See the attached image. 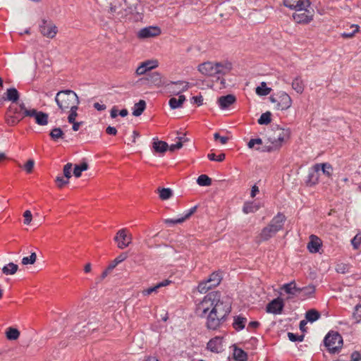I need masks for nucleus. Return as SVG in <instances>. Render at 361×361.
Wrapping results in <instances>:
<instances>
[{
    "instance_id": "9d476101",
    "label": "nucleus",
    "mask_w": 361,
    "mask_h": 361,
    "mask_svg": "<svg viewBox=\"0 0 361 361\" xmlns=\"http://www.w3.org/2000/svg\"><path fill=\"white\" fill-rule=\"evenodd\" d=\"M132 234L126 228L118 230L114 237L117 247L121 250L127 247L132 243Z\"/></svg>"
},
{
    "instance_id": "603ef678",
    "label": "nucleus",
    "mask_w": 361,
    "mask_h": 361,
    "mask_svg": "<svg viewBox=\"0 0 361 361\" xmlns=\"http://www.w3.org/2000/svg\"><path fill=\"white\" fill-rule=\"evenodd\" d=\"M225 154L221 153L219 155L216 156L214 153H209L207 154V158L210 161H223L225 159Z\"/></svg>"
},
{
    "instance_id": "58836bf2",
    "label": "nucleus",
    "mask_w": 361,
    "mask_h": 361,
    "mask_svg": "<svg viewBox=\"0 0 361 361\" xmlns=\"http://www.w3.org/2000/svg\"><path fill=\"white\" fill-rule=\"evenodd\" d=\"M315 291L314 286H308L300 288L298 295L303 297H310Z\"/></svg>"
},
{
    "instance_id": "e433bc0d",
    "label": "nucleus",
    "mask_w": 361,
    "mask_h": 361,
    "mask_svg": "<svg viewBox=\"0 0 361 361\" xmlns=\"http://www.w3.org/2000/svg\"><path fill=\"white\" fill-rule=\"evenodd\" d=\"M271 89L268 87L264 82H261L260 86H258L255 90L257 94L259 96H267L271 92Z\"/></svg>"
},
{
    "instance_id": "8fccbe9b",
    "label": "nucleus",
    "mask_w": 361,
    "mask_h": 361,
    "mask_svg": "<svg viewBox=\"0 0 361 361\" xmlns=\"http://www.w3.org/2000/svg\"><path fill=\"white\" fill-rule=\"evenodd\" d=\"M72 168L73 164L71 163H67L64 165L63 169V176L68 180L71 178Z\"/></svg>"
},
{
    "instance_id": "393cba45",
    "label": "nucleus",
    "mask_w": 361,
    "mask_h": 361,
    "mask_svg": "<svg viewBox=\"0 0 361 361\" xmlns=\"http://www.w3.org/2000/svg\"><path fill=\"white\" fill-rule=\"evenodd\" d=\"M281 289L288 295H298L300 288L296 286L295 281H291L283 284Z\"/></svg>"
},
{
    "instance_id": "338daca9",
    "label": "nucleus",
    "mask_w": 361,
    "mask_h": 361,
    "mask_svg": "<svg viewBox=\"0 0 361 361\" xmlns=\"http://www.w3.org/2000/svg\"><path fill=\"white\" fill-rule=\"evenodd\" d=\"M350 357L351 361H361V354L358 351H354Z\"/></svg>"
},
{
    "instance_id": "cd10ccee",
    "label": "nucleus",
    "mask_w": 361,
    "mask_h": 361,
    "mask_svg": "<svg viewBox=\"0 0 361 361\" xmlns=\"http://www.w3.org/2000/svg\"><path fill=\"white\" fill-rule=\"evenodd\" d=\"M128 257V253L127 252H122L121 255H119L117 257H116L114 260L109 262V265L106 268L105 271H111L116 267L120 264L121 262H123L126 258Z\"/></svg>"
},
{
    "instance_id": "423d86ee",
    "label": "nucleus",
    "mask_w": 361,
    "mask_h": 361,
    "mask_svg": "<svg viewBox=\"0 0 361 361\" xmlns=\"http://www.w3.org/2000/svg\"><path fill=\"white\" fill-rule=\"evenodd\" d=\"M324 343L330 353H336L343 346V338L338 332L330 331L325 336Z\"/></svg>"
},
{
    "instance_id": "1a4fd4ad",
    "label": "nucleus",
    "mask_w": 361,
    "mask_h": 361,
    "mask_svg": "<svg viewBox=\"0 0 361 361\" xmlns=\"http://www.w3.org/2000/svg\"><path fill=\"white\" fill-rule=\"evenodd\" d=\"M272 103L276 104V108L279 110H286L292 105V99L286 92L280 91L275 95L269 97Z\"/></svg>"
},
{
    "instance_id": "79ce46f5",
    "label": "nucleus",
    "mask_w": 361,
    "mask_h": 361,
    "mask_svg": "<svg viewBox=\"0 0 361 361\" xmlns=\"http://www.w3.org/2000/svg\"><path fill=\"white\" fill-rule=\"evenodd\" d=\"M197 183L200 186H209L212 184V179L207 175H200L197 179Z\"/></svg>"
},
{
    "instance_id": "ddd939ff",
    "label": "nucleus",
    "mask_w": 361,
    "mask_h": 361,
    "mask_svg": "<svg viewBox=\"0 0 361 361\" xmlns=\"http://www.w3.org/2000/svg\"><path fill=\"white\" fill-rule=\"evenodd\" d=\"M283 307L284 303L283 300L277 298L267 304L266 311L269 313L278 314L281 313Z\"/></svg>"
},
{
    "instance_id": "f03ea898",
    "label": "nucleus",
    "mask_w": 361,
    "mask_h": 361,
    "mask_svg": "<svg viewBox=\"0 0 361 361\" xmlns=\"http://www.w3.org/2000/svg\"><path fill=\"white\" fill-rule=\"evenodd\" d=\"M290 137V130L283 128L278 125L273 126L270 134L268 135V140L270 145L264 146L262 148L257 147L256 149L261 152H272L279 149L283 143L286 142Z\"/></svg>"
},
{
    "instance_id": "4be33fe9",
    "label": "nucleus",
    "mask_w": 361,
    "mask_h": 361,
    "mask_svg": "<svg viewBox=\"0 0 361 361\" xmlns=\"http://www.w3.org/2000/svg\"><path fill=\"white\" fill-rule=\"evenodd\" d=\"M57 32V27L53 24L44 25L41 27L42 34L49 38H54Z\"/></svg>"
},
{
    "instance_id": "de8ad7c7",
    "label": "nucleus",
    "mask_w": 361,
    "mask_h": 361,
    "mask_svg": "<svg viewBox=\"0 0 361 361\" xmlns=\"http://www.w3.org/2000/svg\"><path fill=\"white\" fill-rule=\"evenodd\" d=\"M271 114L269 111H267L261 115L259 118L258 119V123L260 125H267L269 124L271 119Z\"/></svg>"
},
{
    "instance_id": "4c0bfd02",
    "label": "nucleus",
    "mask_w": 361,
    "mask_h": 361,
    "mask_svg": "<svg viewBox=\"0 0 361 361\" xmlns=\"http://www.w3.org/2000/svg\"><path fill=\"white\" fill-rule=\"evenodd\" d=\"M88 169V164L86 162H82L80 164L75 165L74 169H73V175L76 178H79L81 176L82 172L87 171Z\"/></svg>"
},
{
    "instance_id": "13d9d810",
    "label": "nucleus",
    "mask_w": 361,
    "mask_h": 361,
    "mask_svg": "<svg viewBox=\"0 0 361 361\" xmlns=\"http://www.w3.org/2000/svg\"><path fill=\"white\" fill-rule=\"evenodd\" d=\"M37 111L35 109H25V111L23 112V118L24 116H29V117H36Z\"/></svg>"
},
{
    "instance_id": "dca6fc26",
    "label": "nucleus",
    "mask_w": 361,
    "mask_h": 361,
    "mask_svg": "<svg viewBox=\"0 0 361 361\" xmlns=\"http://www.w3.org/2000/svg\"><path fill=\"white\" fill-rule=\"evenodd\" d=\"M197 209V206H194L189 210L186 211L184 216L178 219H166L164 220V223L169 225H175L177 224H181L186 219H189L192 214H193Z\"/></svg>"
},
{
    "instance_id": "c9c22d12",
    "label": "nucleus",
    "mask_w": 361,
    "mask_h": 361,
    "mask_svg": "<svg viewBox=\"0 0 361 361\" xmlns=\"http://www.w3.org/2000/svg\"><path fill=\"white\" fill-rule=\"evenodd\" d=\"M49 116L42 111H38L35 117L36 123L39 126H46L48 123Z\"/></svg>"
},
{
    "instance_id": "49530a36",
    "label": "nucleus",
    "mask_w": 361,
    "mask_h": 361,
    "mask_svg": "<svg viewBox=\"0 0 361 361\" xmlns=\"http://www.w3.org/2000/svg\"><path fill=\"white\" fill-rule=\"evenodd\" d=\"M37 260V255L35 252H31L28 257H23L21 263L23 265L33 264Z\"/></svg>"
},
{
    "instance_id": "ea45409f",
    "label": "nucleus",
    "mask_w": 361,
    "mask_h": 361,
    "mask_svg": "<svg viewBox=\"0 0 361 361\" xmlns=\"http://www.w3.org/2000/svg\"><path fill=\"white\" fill-rule=\"evenodd\" d=\"M350 32H343L341 34V37L345 39L352 38L355 35L359 32L360 26L358 25L353 24L350 25Z\"/></svg>"
},
{
    "instance_id": "680f3d73",
    "label": "nucleus",
    "mask_w": 361,
    "mask_h": 361,
    "mask_svg": "<svg viewBox=\"0 0 361 361\" xmlns=\"http://www.w3.org/2000/svg\"><path fill=\"white\" fill-rule=\"evenodd\" d=\"M18 266L13 262L5 265L1 271H18Z\"/></svg>"
},
{
    "instance_id": "09e8293b",
    "label": "nucleus",
    "mask_w": 361,
    "mask_h": 361,
    "mask_svg": "<svg viewBox=\"0 0 361 361\" xmlns=\"http://www.w3.org/2000/svg\"><path fill=\"white\" fill-rule=\"evenodd\" d=\"M319 181V176L317 172L314 171L313 172H310L308 175L307 183L309 185H316Z\"/></svg>"
},
{
    "instance_id": "f8f14e48",
    "label": "nucleus",
    "mask_w": 361,
    "mask_h": 361,
    "mask_svg": "<svg viewBox=\"0 0 361 361\" xmlns=\"http://www.w3.org/2000/svg\"><path fill=\"white\" fill-rule=\"evenodd\" d=\"M161 34V29L157 26H149L140 29L137 36L139 39H147L159 36Z\"/></svg>"
},
{
    "instance_id": "052dcab7",
    "label": "nucleus",
    "mask_w": 361,
    "mask_h": 361,
    "mask_svg": "<svg viewBox=\"0 0 361 361\" xmlns=\"http://www.w3.org/2000/svg\"><path fill=\"white\" fill-rule=\"evenodd\" d=\"M23 217H24V224L26 225H28L31 222L32 218L31 212L29 210H26L23 214Z\"/></svg>"
},
{
    "instance_id": "4468645a",
    "label": "nucleus",
    "mask_w": 361,
    "mask_h": 361,
    "mask_svg": "<svg viewBox=\"0 0 361 361\" xmlns=\"http://www.w3.org/2000/svg\"><path fill=\"white\" fill-rule=\"evenodd\" d=\"M122 1L125 2L124 0L118 1V3L119 4V6H118L116 4L111 5L109 10L110 13H112L114 17L118 18V19L125 18L130 13V11L126 8L121 7Z\"/></svg>"
},
{
    "instance_id": "69168bd1",
    "label": "nucleus",
    "mask_w": 361,
    "mask_h": 361,
    "mask_svg": "<svg viewBox=\"0 0 361 361\" xmlns=\"http://www.w3.org/2000/svg\"><path fill=\"white\" fill-rule=\"evenodd\" d=\"M259 322L257 321L250 322L247 326V331H251L252 329H256L259 326Z\"/></svg>"
},
{
    "instance_id": "f704fd0d",
    "label": "nucleus",
    "mask_w": 361,
    "mask_h": 361,
    "mask_svg": "<svg viewBox=\"0 0 361 361\" xmlns=\"http://www.w3.org/2000/svg\"><path fill=\"white\" fill-rule=\"evenodd\" d=\"M320 313L314 309H311L307 311L305 314L306 320L310 322H314L317 321L320 318Z\"/></svg>"
},
{
    "instance_id": "2f4dec72",
    "label": "nucleus",
    "mask_w": 361,
    "mask_h": 361,
    "mask_svg": "<svg viewBox=\"0 0 361 361\" xmlns=\"http://www.w3.org/2000/svg\"><path fill=\"white\" fill-rule=\"evenodd\" d=\"M146 107V103L144 100H140L139 102L136 103L133 107V115L135 116H140L145 111Z\"/></svg>"
},
{
    "instance_id": "a19ab883",
    "label": "nucleus",
    "mask_w": 361,
    "mask_h": 361,
    "mask_svg": "<svg viewBox=\"0 0 361 361\" xmlns=\"http://www.w3.org/2000/svg\"><path fill=\"white\" fill-rule=\"evenodd\" d=\"M259 207L254 202L245 203L243 211L245 214L253 213L259 209Z\"/></svg>"
},
{
    "instance_id": "6ab92c4d",
    "label": "nucleus",
    "mask_w": 361,
    "mask_h": 361,
    "mask_svg": "<svg viewBox=\"0 0 361 361\" xmlns=\"http://www.w3.org/2000/svg\"><path fill=\"white\" fill-rule=\"evenodd\" d=\"M222 348L221 338L216 336L207 343V348L213 353H219Z\"/></svg>"
},
{
    "instance_id": "37998d69",
    "label": "nucleus",
    "mask_w": 361,
    "mask_h": 361,
    "mask_svg": "<svg viewBox=\"0 0 361 361\" xmlns=\"http://www.w3.org/2000/svg\"><path fill=\"white\" fill-rule=\"evenodd\" d=\"M159 197L162 200H169L172 197L173 192L170 188L158 189Z\"/></svg>"
},
{
    "instance_id": "e2e57ef3",
    "label": "nucleus",
    "mask_w": 361,
    "mask_h": 361,
    "mask_svg": "<svg viewBox=\"0 0 361 361\" xmlns=\"http://www.w3.org/2000/svg\"><path fill=\"white\" fill-rule=\"evenodd\" d=\"M262 140L261 138L251 139L248 143L247 147L250 149L253 148L255 145H262Z\"/></svg>"
},
{
    "instance_id": "7ed1b4c3",
    "label": "nucleus",
    "mask_w": 361,
    "mask_h": 361,
    "mask_svg": "<svg viewBox=\"0 0 361 361\" xmlns=\"http://www.w3.org/2000/svg\"><path fill=\"white\" fill-rule=\"evenodd\" d=\"M232 68L230 62L223 61L213 63L210 61L204 62L199 65L198 71L203 75L210 77H216L218 80L221 76L226 75Z\"/></svg>"
},
{
    "instance_id": "0e129e2a",
    "label": "nucleus",
    "mask_w": 361,
    "mask_h": 361,
    "mask_svg": "<svg viewBox=\"0 0 361 361\" xmlns=\"http://www.w3.org/2000/svg\"><path fill=\"white\" fill-rule=\"evenodd\" d=\"M351 243L355 249H357L361 243V236L356 235L351 240Z\"/></svg>"
},
{
    "instance_id": "20e7f679",
    "label": "nucleus",
    "mask_w": 361,
    "mask_h": 361,
    "mask_svg": "<svg viewBox=\"0 0 361 361\" xmlns=\"http://www.w3.org/2000/svg\"><path fill=\"white\" fill-rule=\"evenodd\" d=\"M55 102L62 111L78 106L80 104L77 94L71 90L58 92L55 97Z\"/></svg>"
},
{
    "instance_id": "aec40b11",
    "label": "nucleus",
    "mask_w": 361,
    "mask_h": 361,
    "mask_svg": "<svg viewBox=\"0 0 361 361\" xmlns=\"http://www.w3.org/2000/svg\"><path fill=\"white\" fill-rule=\"evenodd\" d=\"M148 83L153 85L157 87H161L165 85L163 82L161 74L158 72H153L147 75L146 78Z\"/></svg>"
},
{
    "instance_id": "3c124183",
    "label": "nucleus",
    "mask_w": 361,
    "mask_h": 361,
    "mask_svg": "<svg viewBox=\"0 0 361 361\" xmlns=\"http://www.w3.org/2000/svg\"><path fill=\"white\" fill-rule=\"evenodd\" d=\"M55 183L58 188H62L64 185L69 183V180L61 176H58L55 179Z\"/></svg>"
},
{
    "instance_id": "7c9ffc66",
    "label": "nucleus",
    "mask_w": 361,
    "mask_h": 361,
    "mask_svg": "<svg viewBox=\"0 0 361 361\" xmlns=\"http://www.w3.org/2000/svg\"><path fill=\"white\" fill-rule=\"evenodd\" d=\"M185 101V97L184 95H179L178 98L172 97L169 99V104L172 109H176L182 106L183 102Z\"/></svg>"
},
{
    "instance_id": "9b49d317",
    "label": "nucleus",
    "mask_w": 361,
    "mask_h": 361,
    "mask_svg": "<svg viewBox=\"0 0 361 361\" xmlns=\"http://www.w3.org/2000/svg\"><path fill=\"white\" fill-rule=\"evenodd\" d=\"M165 86L168 92L174 95H178L181 92L186 91L190 87L189 82L181 80L171 82Z\"/></svg>"
},
{
    "instance_id": "6e6d98bb",
    "label": "nucleus",
    "mask_w": 361,
    "mask_h": 361,
    "mask_svg": "<svg viewBox=\"0 0 361 361\" xmlns=\"http://www.w3.org/2000/svg\"><path fill=\"white\" fill-rule=\"evenodd\" d=\"M288 337L290 341H302L304 339V335H297L291 332L288 333Z\"/></svg>"
},
{
    "instance_id": "f257e3e1",
    "label": "nucleus",
    "mask_w": 361,
    "mask_h": 361,
    "mask_svg": "<svg viewBox=\"0 0 361 361\" xmlns=\"http://www.w3.org/2000/svg\"><path fill=\"white\" fill-rule=\"evenodd\" d=\"M231 307L221 298L219 291H213L206 295L197 305L196 314L206 319V327L209 330H216L226 322L231 312Z\"/></svg>"
},
{
    "instance_id": "f3484780",
    "label": "nucleus",
    "mask_w": 361,
    "mask_h": 361,
    "mask_svg": "<svg viewBox=\"0 0 361 361\" xmlns=\"http://www.w3.org/2000/svg\"><path fill=\"white\" fill-rule=\"evenodd\" d=\"M157 62L153 61H147L142 63L136 69L135 73L137 75H144L147 71H150L157 66Z\"/></svg>"
},
{
    "instance_id": "5701e85b",
    "label": "nucleus",
    "mask_w": 361,
    "mask_h": 361,
    "mask_svg": "<svg viewBox=\"0 0 361 361\" xmlns=\"http://www.w3.org/2000/svg\"><path fill=\"white\" fill-rule=\"evenodd\" d=\"M235 102V97L233 94L220 97L218 99V104L221 109H225Z\"/></svg>"
},
{
    "instance_id": "bf43d9fd",
    "label": "nucleus",
    "mask_w": 361,
    "mask_h": 361,
    "mask_svg": "<svg viewBox=\"0 0 361 361\" xmlns=\"http://www.w3.org/2000/svg\"><path fill=\"white\" fill-rule=\"evenodd\" d=\"M214 138L216 141L219 140L222 145H225L228 140V137L221 136L218 133H214Z\"/></svg>"
},
{
    "instance_id": "412c9836",
    "label": "nucleus",
    "mask_w": 361,
    "mask_h": 361,
    "mask_svg": "<svg viewBox=\"0 0 361 361\" xmlns=\"http://www.w3.org/2000/svg\"><path fill=\"white\" fill-rule=\"evenodd\" d=\"M322 246V241L321 240L315 236V235H311L310 236V240L307 244V248L309 251L312 253H316L319 251V249Z\"/></svg>"
},
{
    "instance_id": "c85d7f7f",
    "label": "nucleus",
    "mask_w": 361,
    "mask_h": 361,
    "mask_svg": "<svg viewBox=\"0 0 361 361\" xmlns=\"http://www.w3.org/2000/svg\"><path fill=\"white\" fill-rule=\"evenodd\" d=\"M233 358L237 361H247V354L241 348H238L235 345H233Z\"/></svg>"
},
{
    "instance_id": "a878e982",
    "label": "nucleus",
    "mask_w": 361,
    "mask_h": 361,
    "mask_svg": "<svg viewBox=\"0 0 361 361\" xmlns=\"http://www.w3.org/2000/svg\"><path fill=\"white\" fill-rule=\"evenodd\" d=\"M152 148L155 152L163 154L167 151L169 145L164 141H161L158 139L154 138L152 142Z\"/></svg>"
},
{
    "instance_id": "bb28decb",
    "label": "nucleus",
    "mask_w": 361,
    "mask_h": 361,
    "mask_svg": "<svg viewBox=\"0 0 361 361\" xmlns=\"http://www.w3.org/2000/svg\"><path fill=\"white\" fill-rule=\"evenodd\" d=\"M170 283H171V281H169L168 279L164 280L163 281L158 283L157 284H156L155 286H154L152 287L144 289L142 291V293L143 295H149L152 293H157V290L159 288L164 287V286H166Z\"/></svg>"
},
{
    "instance_id": "2eb2a0df",
    "label": "nucleus",
    "mask_w": 361,
    "mask_h": 361,
    "mask_svg": "<svg viewBox=\"0 0 361 361\" xmlns=\"http://www.w3.org/2000/svg\"><path fill=\"white\" fill-rule=\"evenodd\" d=\"M310 4L309 0H283V5L293 11L298 10L302 7L309 6Z\"/></svg>"
},
{
    "instance_id": "864d4df0",
    "label": "nucleus",
    "mask_w": 361,
    "mask_h": 361,
    "mask_svg": "<svg viewBox=\"0 0 361 361\" xmlns=\"http://www.w3.org/2000/svg\"><path fill=\"white\" fill-rule=\"evenodd\" d=\"M78 106L74 107L73 109H70V114L68 116V121L71 123H73L75 121V118L78 116L77 110Z\"/></svg>"
},
{
    "instance_id": "b1692460",
    "label": "nucleus",
    "mask_w": 361,
    "mask_h": 361,
    "mask_svg": "<svg viewBox=\"0 0 361 361\" xmlns=\"http://www.w3.org/2000/svg\"><path fill=\"white\" fill-rule=\"evenodd\" d=\"M291 87L292 89L298 94H302L304 92L305 85L300 75L294 78L291 83Z\"/></svg>"
},
{
    "instance_id": "473e14b6",
    "label": "nucleus",
    "mask_w": 361,
    "mask_h": 361,
    "mask_svg": "<svg viewBox=\"0 0 361 361\" xmlns=\"http://www.w3.org/2000/svg\"><path fill=\"white\" fill-rule=\"evenodd\" d=\"M19 99V94L18 90L14 88H9L6 91V97H5V100L11 101L13 102H16Z\"/></svg>"
},
{
    "instance_id": "a18cd8bd",
    "label": "nucleus",
    "mask_w": 361,
    "mask_h": 361,
    "mask_svg": "<svg viewBox=\"0 0 361 361\" xmlns=\"http://www.w3.org/2000/svg\"><path fill=\"white\" fill-rule=\"evenodd\" d=\"M22 118L23 117L19 118L18 116L6 114V122L8 126H13L19 123Z\"/></svg>"
},
{
    "instance_id": "4d7b16f0",
    "label": "nucleus",
    "mask_w": 361,
    "mask_h": 361,
    "mask_svg": "<svg viewBox=\"0 0 361 361\" xmlns=\"http://www.w3.org/2000/svg\"><path fill=\"white\" fill-rule=\"evenodd\" d=\"M353 316L357 322L361 321V304L355 306Z\"/></svg>"
},
{
    "instance_id": "774afa93",
    "label": "nucleus",
    "mask_w": 361,
    "mask_h": 361,
    "mask_svg": "<svg viewBox=\"0 0 361 361\" xmlns=\"http://www.w3.org/2000/svg\"><path fill=\"white\" fill-rule=\"evenodd\" d=\"M193 102L197 104L198 106H201L203 104V97L202 95L195 96L192 98Z\"/></svg>"
},
{
    "instance_id": "39448f33",
    "label": "nucleus",
    "mask_w": 361,
    "mask_h": 361,
    "mask_svg": "<svg viewBox=\"0 0 361 361\" xmlns=\"http://www.w3.org/2000/svg\"><path fill=\"white\" fill-rule=\"evenodd\" d=\"M286 216L281 213H278L270 221V223L264 227L259 235L261 240H267L272 238L275 234L281 231L284 225Z\"/></svg>"
},
{
    "instance_id": "a211bd4d",
    "label": "nucleus",
    "mask_w": 361,
    "mask_h": 361,
    "mask_svg": "<svg viewBox=\"0 0 361 361\" xmlns=\"http://www.w3.org/2000/svg\"><path fill=\"white\" fill-rule=\"evenodd\" d=\"M313 170L315 172H318L319 170H322V173L330 178L333 173V167L329 163H322V164H316L312 167Z\"/></svg>"
},
{
    "instance_id": "c756f323",
    "label": "nucleus",
    "mask_w": 361,
    "mask_h": 361,
    "mask_svg": "<svg viewBox=\"0 0 361 361\" xmlns=\"http://www.w3.org/2000/svg\"><path fill=\"white\" fill-rule=\"evenodd\" d=\"M247 322V319L241 315H238L234 317L233 327L236 331L243 330L245 326V323Z\"/></svg>"
},
{
    "instance_id": "0eeeda50",
    "label": "nucleus",
    "mask_w": 361,
    "mask_h": 361,
    "mask_svg": "<svg viewBox=\"0 0 361 361\" xmlns=\"http://www.w3.org/2000/svg\"><path fill=\"white\" fill-rule=\"evenodd\" d=\"M314 16V11L309 6L302 7L298 10H295L292 15L293 20L298 24L307 25L310 23Z\"/></svg>"
},
{
    "instance_id": "c03bdc74",
    "label": "nucleus",
    "mask_w": 361,
    "mask_h": 361,
    "mask_svg": "<svg viewBox=\"0 0 361 361\" xmlns=\"http://www.w3.org/2000/svg\"><path fill=\"white\" fill-rule=\"evenodd\" d=\"M63 135L64 133L60 128H54L49 133L51 139L55 141L59 138H63Z\"/></svg>"
},
{
    "instance_id": "5fc2aeb1",
    "label": "nucleus",
    "mask_w": 361,
    "mask_h": 361,
    "mask_svg": "<svg viewBox=\"0 0 361 361\" xmlns=\"http://www.w3.org/2000/svg\"><path fill=\"white\" fill-rule=\"evenodd\" d=\"M35 166V161L33 159H29L25 164H24V169L27 173H30L32 172L33 169Z\"/></svg>"
},
{
    "instance_id": "72a5a7b5",
    "label": "nucleus",
    "mask_w": 361,
    "mask_h": 361,
    "mask_svg": "<svg viewBox=\"0 0 361 361\" xmlns=\"http://www.w3.org/2000/svg\"><path fill=\"white\" fill-rule=\"evenodd\" d=\"M20 331L13 327H8L6 331V336L8 340L15 341L17 340L20 336Z\"/></svg>"
},
{
    "instance_id": "6e6552de",
    "label": "nucleus",
    "mask_w": 361,
    "mask_h": 361,
    "mask_svg": "<svg viewBox=\"0 0 361 361\" xmlns=\"http://www.w3.org/2000/svg\"><path fill=\"white\" fill-rule=\"evenodd\" d=\"M221 280L222 276L219 274V272H212L207 279L199 283L197 290L201 293H205L209 290L217 286Z\"/></svg>"
}]
</instances>
